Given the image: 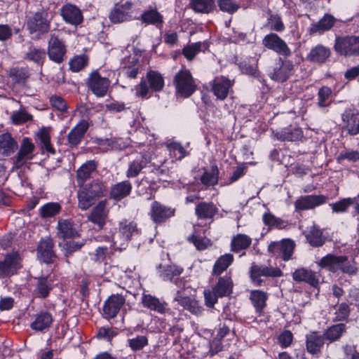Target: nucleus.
<instances>
[{"label":"nucleus","mask_w":359,"mask_h":359,"mask_svg":"<svg viewBox=\"0 0 359 359\" xmlns=\"http://www.w3.org/2000/svg\"><path fill=\"white\" fill-rule=\"evenodd\" d=\"M173 83L176 92L180 96L187 98L196 90V84L188 69H181L174 76Z\"/></svg>","instance_id":"nucleus-4"},{"label":"nucleus","mask_w":359,"mask_h":359,"mask_svg":"<svg viewBox=\"0 0 359 359\" xmlns=\"http://www.w3.org/2000/svg\"><path fill=\"white\" fill-rule=\"evenodd\" d=\"M48 55L50 60L57 64L62 63L66 57L67 46L57 36L51 34L48 42Z\"/></svg>","instance_id":"nucleus-6"},{"label":"nucleus","mask_w":359,"mask_h":359,"mask_svg":"<svg viewBox=\"0 0 359 359\" xmlns=\"http://www.w3.org/2000/svg\"><path fill=\"white\" fill-rule=\"evenodd\" d=\"M275 136L280 141L294 142L300 140L303 136V133L300 128H286L280 132H277Z\"/></svg>","instance_id":"nucleus-39"},{"label":"nucleus","mask_w":359,"mask_h":359,"mask_svg":"<svg viewBox=\"0 0 359 359\" xmlns=\"http://www.w3.org/2000/svg\"><path fill=\"white\" fill-rule=\"evenodd\" d=\"M148 161L146 158L142 157L140 159L133 161L128 167L126 172L128 177H135L139 175L141 170L146 167Z\"/></svg>","instance_id":"nucleus-54"},{"label":"nucleus","mask_w":359,"mask_h":359,"mask_svg":"<svg viewBox=\"0 0 359 359\" xmlns=\"http://www.w3.org/2000/svg\"><path fill=\"white\" fill-rule=\"evenodd\" d=\"M89 89L97 97H104L110 86V81L102 76L97 71L93 72L88 79Z\"/></svg>","instance_id":"nucleus-11"},{"label":"nucleus","mask_w":359,"mask_h":359,"mask_svg":"<svg viewBox=\"0 0 359 359\" xmlns=\"http://www.w3.org/2000/svg\"><path fill=\"white\" fill-rule=\"evenodd\" d=\"M139 234L137 224L134 222L123 220L119 223L118 231L113 236L115 244L123 245L134 236Z\"/></svg>","instance_id":"nucleus-8"},{"label":"nucleus","mask_w":359,"mask_h":359,"mask_svg":"<svg viewBox=\"0 0 359 359\" xmlns=\"http://www.w3.org/2000/svg\"><path fill=\"white\" fill-rule=\"evenodd\" d=\"M341 119L344 123V128L348 134L354 136L359 135V112L346 110L341 114Z\"/></svg>","instance_id":"nucleus-25"},{"label":"nucleus","mask_w":359,"mask_h":359,"mask_svg":"<svg viewBox=\"0 0 359 359\" xmlns=\"http://www.w3.org/2000/svg\"><path fill=\"white\" fill-rule=\"evenodd\" d=\"M344 259L339 264V270L348 275H355L358 271L356 264L353 261H349L346 256H342Z\"/></svg>","instance_id":"nucleus-60"},{"label":"nucleus","mask_w":359,"mask_h":359,"mask_svg":"<svg viewBox=\"0 0 359 359\" xmlns=\"http://www.w3.org/2000/svg\"><path fill=\"white\" fill-rule=\"evenodd\" d=\"M157 268L159 269L161 278L165 281H172L173 278L179 276L182 272V269L176 265L163 266L162 264H159Z\"/></svg>","instance_id":"nucleus-43"},{"label":"nucleus","mask_w":359,"mask_h":359,"mask_svg":"<svg viewBox=\"0 0 359 359\" xmlns=\"http://www.w3.org/2000/svg\"><path fill=\"white\" fill-rule=\"evenodd\" d=\"M207 48L208 44L205 42L193 43L184 47L182 54L188 60H191L197 53L204 51Z\"/></svg>","instance_id":"nucleus-49"},{"label":"nucleus","mask_w":359,"mask_h":359,"mask_svg":"<svg viewBox=\"0 0 359 359\" xmlns=\"http://www.w3.org/2000/svg\"><path fill=\"white\" fill-rule=\"evenodd\" d=\"M142 304L144 308L155 311L160 314H165L169 311L168 304L163 300L150 294H143Z\"/></svg>","instance_id":"nucleus-24"},{"label":"nucleus","mask_w":359,"mask_h":359,"mask_svg":"<svg viewBox=\"0 0 359 359\" xmlns=\"http://www.w3.org/2000/svg\"><path fill=\"white\" fill-rule=\"evenodd\" d=\"M52 323V315L47 311H43L36 316L35 320L31 323L30 327L36 331H43L48 329Z\"/></svg>","instance_id":"nucleus-33"},{"label":"nucleus","mask_w":359,"mask_h":359,"mask_svg":"<svg viewBox=\"0 0 359 359\" xmlns=\"http://www.w3.org/2000/svg\"><path fill=\"white\" fill-rule=\"evenodd\" d=\"M126 302V298L119 294H111L104 302L103 315L105 318H114Z\"/></svg>","instance_id":"nucleus-16"},{"label":"nucleus","mask_w":359,"mask_h":359,"mask_svg":"<svg viewBox=\"0 0 359 359\" xmlns=\"http://www.w3.org/2000/svg\"><path fill=\"white\" fill-rule=\"evenodd\" d=\"M282 276V271L277 267H269L264 265H257L255 263L250 267V278L257 286L262 284L263 280L261 279V276L280 277Z\"/></svg>","instance_id":"nucleus-10"},{"label":"nucleus","mask_w":359,"mask_h":359,"mask_svg":"<svg viewBox=\"0 0 359 359\" xmlns=\"http://www.w3.org/2000/svg\"><path fill=\"white\" fill-rule=\"evenodd\" d=\"M36 135L40 141L42 149H45L51 154H55V151L50 143V129L48 128H42L36 133Z\"/></svg>","instance_id":"nucleus-45"},{"label":"nucleus","mask_w":359,"mask_h":359,"mask_svg":"<svg viewBox=\"0 0 359 359\" xmlns=\"http://www.w3.org/2000/svg\"><path fill=\"white\" fill-rule=\"evenodd\" d=\"M132 190V184L126 180L114 185L110 191L111 198L119 201L128 196Z\"/></svg>","instance_id":"nucleus-34"},{"label":"nucleus","mask_w":359,"mask_h":359,"mask_svg":"<svg viewBox=\"0 0 359 359\" xmlns=\"http://www.w3.org/2000/svg\"><path fill=\"white\" fill-rule=\"evenodd\" d=\"M61 210V206L57 203H48L40 208L39 214L43 219L53 217Z\"/></svg>","instance_id":"nucleus-53"},{"label":"nucleus","mask_w":359,"mask_h":359,"mask_svg":"<svg viewBox=\"0 0 359 359\" xmlns=\"http://www.w3.org/2000/svg\"><path fill=\"white\" fill-rule=\"evenodd\" d=\"M305 237L308 243L316 248L322 246L326 241L322 230L316 226H311L309 231L305 233Z\"/></svg>","instance_id":"nucleus-37"},{"label":"nucleus","mask_w":359,"mask_h":359,"mask_svg":"<svg viewBox=\"0 0 359 359\" xmlns=\"http://www.w3.org/2000/svg\"><path fill=\"white\" fill-rule=\"evenodd\" d=\"M82 187L96 199L103 196L107 191L104 184L98 180H93L88 184H83Z\"/></svg>","instance_id":"nucleus-40"},{"label":"nucleus","mask_w":359,"mask_h":359,"mask_svg":"<svg viewBox=\"0 0 359 359\" xmlns=\"http://www.w3.org/2000/svg\"><path fill=\"white\" fill-rule=\"evenodd\" d=\"M20 268L18 258L15 255H7L4 261L0 262V276H10Z\"/></svg>","instance_id":"nucleus-29"},{"label":"nucleus","mask_w":359,"mask_h":359,"mask_svg":"<svg viewBox=\"0 0 359 359\" xmlns=\"http://www.w3.org/2000/svg\"><path fill=\"white\" fill-rule=\"evenodd\" d=\"M164 79L161 74L157 71L150 70L145 79L135 86V95L144 99L151 97L153 92H161L164 88Z\"/></svg>","instance_id":"nucleus-2"},{"label":"nucleus","mask_w":359,"mask_h":359,"mask_svg":"<svg viewBox=\"0 0 359 359\" xmlns=\"http://www.w3.org/2000/svg\"><path fill=\"white\" fill-rule=\"evenodd\" d=\"M89 124L86 121H80L68 133L67 137V145L73 148L77 147L83 138Z\"/></svg>","instance_id":"nucleus-21"},{"label":"nucleus","mask_w":359,"mask_h":359,"mask_svg":"<svg viewBox=\"0 0 359 359\" xmlns=\"http://www.w3.org/2000/svg\"><path fill=\"white\" fill-rule=\"evenodd\" d=\"M139 72V65L137 59L133 57L130 61V65H125L122 68L123 74L127 78L135 79Z\"/></svg>","instance_id":"nucleus-57"},{"label":"nucleus","mask_w":359,"mask_h":359,"mask_svg":"<svg viewBox=\"0 0 359 359\" xmlns=\"http://www.w3.org/2000/svg\"><path fill=\"white\" fill-rule=\"evenodd\" d=\"M327 197L324 195H307L299 197L294 202L297 211L313 209L327 202Z\"/></svg>","instance_id":"nucleus-17"},{"label":"nucleus","mask_w":359,"mask_h":359,"mask_svg":"<svg viewBox=\"0 0 359 359\" xmlns=\"http://www.w3.org/2000/svg\"><path fill=\"white\" fill-rule=\"evenodd\" d=\"M97 162L94 160L86 161L76 172L78 186L83 185L85 182L90 177L91 174L96 170Z\"/></svg>","instance_id":"nucleus-30"},{"label":"nucleus","mask_w":359,"mask_h":359,"mask_svg":"<svg viewBox=\"0 0 359 359\" xmlns=\"http://www.w3.org/2000/svg\"><path fill=\"white\" fill-rule=\"evenodd\" d=\"M174 300L177 302L179 304L184 308V309H186L196 316L201 315L204 311L201 306H198L197 301L189 297L182 296L179 291L177 292Z\"/></svg>","instance_id":"nucleus-27"},{"label":"nucleus","mask_w":359,"mask_h":359,"mask_svg":"<svg viewBox=\"0 0 359 359\" xmlns=\"http://www.w3.org/2000/svg\"><path fill=\"white\" fill-rule=\"evenodd\" d=\"M18 149L17 142L9 133H4L0 135V154L10 156Z\"/></svg>","instance_id":"nucleus-35"},{"label":"nucleus","mask_w":359,"mask_h":359,"mask_svg":"<svg viewBox=\"0 0 359 359\" xmlns=\"http://www.w3.org/2000/svg\"><path fill=\"white\" fill-rule=\"evenodd\" d=\"M344 258L342 256H337L332 254L323 257L318 262L322 268L327 269L330 272L335 273L339 270V264Z\"/></svg>","instance_id":"nucleus-38"},{"label":"nucleus","mask_w":359,"mask_h":359,"mask_svg":"<svg viewBox=\"0 0 359 359\" xmlns=\"http://www.w3.org/2000/svg\"><path fill=\"white\" fill-rule=\"evenodd\" d=\"M175 210L165 206L158 201H154L151 205L149 216L156 224H161L173 217Z\"/></svg>","instance_id":"nucleus-13"},{"label":"nucleus","mask_w":359,"mask_h":359,"mask_svg":"<svg viewBox=\"0 0 359 359\" xmlns=\"http://www.w3.org/2000/svg\"><path fill=\"white\" fill-rule=\"evenodd\" d=\"M294 69L293 63L290 60H283L278 57L272 69L269 72V77L277 82H284L292 75Z\"/></svg>","instance_id":"nucleus-7"},{"label":"nucleus","mask_w":359,"mask_h":359,"mask_svg":"<svg viewBox=\"0 0 359 359\" xmlns=\"http://www.w3.org/2000/svg\"><path fill=\"white\" fill-rule=\"evenodd\" d=\"M267 298V294L263 291L252 290L250 292V299L257 313H262L264 308L266 306Z\"/></svg>","instance_id":"nucleus-48"},{"label":"nucleus","mask_w":359,"mask_h":359,"mask_svg":"<svg viewBox=\"0 0 359 359\" xmlns=\"http://www.w3.org/2000/svg\"><path fill=\"white\" fill-rule=\"evenodd\" d=\"M25 25L32 39H39L49 32L50 19L47 11L40 10L27 15Z\"/></svg>","instance_id":"nucleus-1"},{"label":"nucleus","mask_w":359,"mask_h":359,"mask_svg":"<svg viewBox=\"0 0 359 359\" xmlns=\"http://www.w3.org/2000/svg\"><path fill=\"white\" fill-rule=\"evenodd\" d=\"M11 76L18 84L25 85L29 77V71L25 68L14 69L11 72Z\"/></svg>","instance_id":"nucleus-58"},{"label":"nucleus","mask_w":359,"mask_h":359,"mask_svg":"<svg viewBox=\"0 0 359 359\" xmlns=\"http://www.w3.org/2000/svg\"><path fill=\"white\" fill-rule=\"evenodd\" d=\"M219 170L217 165H212L210 171H205L201 177L202 184L214 186L218 182Z\"/></svg>","instance_id":"nucleus-52"},{"label":"nucleus","mask_w":359,"mask_h":359,"mask_svg":"<svg viewBox=\"0 0 359 359\" xmlns=\"http://www.w3.org/2000/svg\"><path fill=\"white\" fill-rule=\"evenodd\" d=\"M334 49L345 56L359 54V36L337 37Z\"/></svg>","instance_id":"nucleus-5"},{"label":"nucleus","mask_w":359,"mask_h":359,"mask_svg":"<svg viewBox=\"0 0 359 359\" xmlns=\"http://www.w3.org/2000/svg\"><path fill=\"white\" fill-rule=\"evenodd\" d=\"M54 243L53 240L46 237L42 238L39 243L37 247V257L40 261L46 264L54 263L56 259V255L53 250Z\"/></svg>","instance_id":"nucleus-15"},{"label":"nucleus","mask_w":359,"mask_h":359,"mask_svg":"<svg viewBox=\"0 0 359 359\" xmlns=\"http://www.w3.org/2000/svg\"><path fill=\"white\" fill-rule=\"evenodd\" d=\"M293 279L298 283L305 282L312 287L319 285V278L316 272L306 268H299L292 273Z\"/></svg>","instance_id":"nucleus-26"},{"label":"nucleus","mask_w":359,"mask_h":359,"mask_svg":"<svg viewBox=\"0 0 359 359\" xmlns=\"http://www.w3.org/2000/svg\"><path fill=\"white\" fill-rule=\"evenodd\" d=\"M218 212V208L212 202H201L195 208V213L198 219H209Z\"/></svg>","instance_id":"nucleus-28"},{"label":"nucleus","mask_w":359,"mask_h":359,"mask_svg":"<svg viewBox=\"0 0 359 359\" xmlns=\"http://www.w3.org/2000/svg\"><path fill=\"white\" fill-rule=\"evenodd\" d=\"M57 236L63 239L71 238L78 236V232L73 222L69 219H60L57 223Z\"/></svg>","instance_id":"nucleus-31"},{"label":"nucleus","mask_w":359,"mask_h":359,"mask_svg":"<svg viewBox=\"0 0 359 359\" xmlns=\"http://www.w3.org/2000/svg\"><path fill=\"white\" fill-rule=\"evenodd\" d=\"M353 203V199L351 198H344L339 202L330 204L334 212L341 213L346 212L349 206Z\"/></svg>","instance_id":"nucleus-63"},{"label":"nucleus","mask_w":359,"mask_h":359,"mask_svg":"<svg viewBox=\"0 0 359 359\" xmlns=\"http://www.w3.org/2000/svg\"><path fill=\"white\" fill-rule=\"evenodd\" d=\"M267 24L271 30L281 32L285 29V25L281 18L278 15H271L268 18Z\"/></svg>","instance_id":"nucleus-62"},{"label":"nucleus","mask_w":359,"mask_h":359,"mask_svg":"<svg viewBox=\"0 0 359 359\" xmlns=\"http://www.w3.org/2000/svg\"><path fill=\"white\" fill-rule=\"evenodd\" d=\"M324 344V337L318 332H312L306 336V349L311 354L320 352Z\"/></svg>","instance_id":"nucleus-36"},{"label":"nucleus","mask_w":359,"mask_h":359,"mask_svg":"<svg viewBox=\"0 0 359 359\" xmlns=\"http://www.w3.org/2000/svg\"><path fill=\"white\" fill-rule=\"evenodd\" d=\"M263 222L265 225L269 228L283 229L285 226V222L280 218L275 217L271 212L265 213L263 215Z\"/></svg>","instance_id":"nucleus-56"},{"label":"nucleus","mask_w":359,"mask_h":359,"mask_svg":"<svg viewBox=\"0 0 359 359\" xmlns=\"http://www.w3.org/2000/svg\"><path fill=\"white\" fill-rule=\"evenodd\" d=\"M46 57V52L43 49L30 48L26 54L27 59L37 64H42Z\"/></svg>","instance_id":"nucleus-61"},{"label":"nucleus","mask_w":359,"mask_h":359,"mask_svg":"<svg viewBox=\"0 0 359 359\" xmlns=\"http://www.w3.org/2000/svg\"><path fill=\"white\" fill-rule=\"evenodd\" d=\"M132 7L130 1L116 4L109 15L110 21L116 24L132 20Z\"/></svg>","instance_id":"nucleus-12"},{"label":"nucleus","mask_w":359,"mask_h":359,"mask_svg":"<svg viewBox=\"0 0 359 359\" xmlns=\"http://www.w3.org/2000/svg\"><path fill=\"white\" fill-rule=\"evenodd\" d=\"M215 6V0H191V8L197 13H209Z\"/></svg>","instance_id":"nucleus-50"},{"label":"nucleus","mask_w":359,"mask_h":359,"mask_svg":"<svg viewBox=\"0 0 359 359\" xmlns=\"http://www.w3.org/2000/svg\"><path fill=\"white\" fill-rule=\"evenodd\" d=\"M336 19L331 15H325L318 22L312 24L309 32L311 34H322L330 30L334 25Z\"/></svg>","instance_id":"nucleus-32"},{"label":"nucleus","mask_w":359,"mask_h":359,"mask_svg":"<svg viewBox=\"0 0 359 359\" xmlns=\"http://www.w3.org/2000/svg\"><path fill=\"white\" fill-rule=\"evenodd\" d=\"M294 248V243L290 239H283L280 242H272L268 247L269 252L280 256L284 261L290 259Z\"/></svg>","instance_id":"nucleus-14"},{"label":"nucleus","mask_w":359,"mask_h":359,"mask_svg":"<svg viewBox=\"0 0 359 359\" xmlns=\"http://www.w3.org/2000/svg\"><path fill=\"white\" fill-rule=\"evenodd\" d=\"M128 344L132 350L140 351L148 344V339L146 336H137L128 339Z\"/></svg>","instance_id":"nucleus-64"},{"label":"nucleus","mask_w":359,"mask_h":359,"mask_svg":"<svg viewBox=\"0 0 359 359\" xmlns=\"http://www.w3.org/2000/svg\"><path fill=\"white\" fill-rule=\"evenodd\" d=\"M251 243L252 239L248 236L242 233L237 234L231 241V250L234 252H238L242 250L248 248Z\"/></svg>","instance_id":"nucleus-46"},{"label":"nucleus","mask_w":359,"mask_h":359,"mask_svg":"<svg viewBox=\"0 0 359 359\" xmlns=\"http://www.w3.org/2000/svg\"><path fill=\"white\" fill-rule=\"evenodd\" d=\"M88 62V58L86 55L76 56L69 61L70 69L72 72H77L83 69Z\"/></svg>","instance_id":"nucleus-59"},{"label":"nucleus","mask_w":359,"mask_h":359,"mask_svg":"<svg viewBox=\"0 0 359 359\" xmlns=\"http://www.w3.org/2000/svg\"><path fill=\"white\" fill-rule=\"evenodd\" d=\"M141 20L146 24L154 25L160 28L163 22V15L155 9H151L144 12L141 15Z\"/></svg>","instance_id":"nucleus-44"},{"label":"nucleus","mask_w":359,"mask_h":359,"mask_svg":"<svg viewBox=\"0 0 359 359\" xmlns=\"http://www.w3.org/2000/svg\"><path fill=\"white\" fill-rule=\"evenodd\" d=\"M233 286L231 276L226 275L220 277L211 290L205 289L203 291L205 305L208 308H213L218 298L229 296L232 293Z\"/></svg>","instance_id":"nucleus-3"},{"label":"nucleus","mask_w":359,"mask_h":359,"mask_svg":"<svg viewBox=\"0 0 359 359\" xmlns=\"http://www.w3.org/2000/svg\"><path fill=\"white\" fill-rule=\"evenodd\" d=\"M79 189L77 192L78 206L83 210L88 209L96 200L91 194L85 190L81 186H79Z\"/></svg>","instance_id":"nucleus-47"},{"label":"nucleus","mask_w":359,"mask_h":359,"mask_svg":"<svg viewBox=\"0 0 359 359\" xmlns=\"http://www.w3.org/2000/svg\"><path fill=\"white\" fill-rule=\"evenodd\" d=\"M107 204V201L106 199L100 201L92 209L90 214L88 216V221L97 224L100 228H102L104 226L108 215Z\"/></svg>","instance_id":"nucleus-22"},{"label":"nucleus","mask_w":359,"mask_h":359,"mask_svg":"<svg viewBox=\"0 0 359 359\" xmlns=\"http://www.w3.org/2000/svg\"><path fill=\"white\" fill-rule=\"evenodd\" d=\"M345 332V324L339 323L329 327L324 333L323 337L330 341H334L339 339Z\"/></svg>","instance_id":"nucleus-51"},{"label":"nucleus","mask_w":359,"mask_h":359,"mask_svg":"<svg viewBox=\"0 0 359 359\" xmlns=\"http://www.w3.org/2000/svg\"><path fill=\"white\" fill-rule=\"evenodd\" d=\"M331 56V50L322 44L313 47L307 54L306 59L309 62L323 65L326 63Z\"/></svg>","instance_id":"nucleus-20"},{"label":"nucleus","mask_w":359,"mask_h":359,"mask_svg":"<svg viewBox=\"0 0 359 359\" xmlns=\"http://www.w3.org/2000/svg\"><path fill=\"white\" fill-rule=\"evenodd\" d=\"M332 89L327 86H323L318 90L317 104L320 108L330 106Z\"/></svg>","instance_id":"nucleus-55"},{"label":"nucleus","mask_w":359,"mask_h":359,"mask_svg":"<svg viewBox=\"0 0 359 359\" xmlns=\"http://www.w3.org/2000/svg\"><path fill=\"white\" fill-rule=\"evenodd\" d=\"M211 91L220 100H224L228 96L229 89L232 86L231 81L225 77H216L211 83Z\"/></svg>","instance_id":"nucleus-23"},{"label":"nucleus","mask_w":359,"mask_h":359,"mask_svg":"<svg viewBox=\"0 0 359 359\" xmlns=\"http://www.w3.org/2000/svg\"><path fill=\"white\" fill-rule=\"evenodd\" d=\"M60 15L65 22L78 26L83 21L81 10L76 5L67 4L60 9Z\"/></svg>","instance_id":"nucleus-18"},{"label":"nucleus","mask_w":359,"mask_h":359,"mask_svg":"<svg viewBox=\"0 0 359 359\" xmlns=\"http://www.w3.org/2000/svg\"><path fill=\"white\" fill-rule=\"evenodd\" d=\"M34 294L35 295L41 299L46 298L52 290L51 283L48 280L47 277L37 278Z\"/></svg>","instance_id":"nucleus-42"},{"label":"nucleus","mask_w":359,"mask_h":359,"mask_svg":"<svg viewBox=\"0 0 359 359\" xmlns=\"http://www.w3.org/2000/svg\"><path fill=\"white\" fill-rule=\"evenodd\" d=\"M233 259V255L229 253L219 257L213 266L212 274L220 276L232 264Z\"/></svg>","instance_id":"nucleus-41"},{"label":"nucleus","mask_w":359,"mask_h":359,"mask_svg":"<svg viewBox=\"0 0 359 359\" xmlns=\"http://www.w3.org/2000/svg\"><path fill=\"white\" fill-rule=\"evenodd\" d=\"M262 45L265 48L285 57H289L292 53L285 41L275 33L266 35L262 40Z\"/></svg>","instance_id":"nucleus-9"},{"label":"nucleus","mask_w":359,"mask_h":359,"mask_svg":"<svg viewBox=\"0 0 359 359\" xmlns=\"http://www.w3.org/2000/svg\"><path fill=\"white\" fill-rule=\"evenodd\" d=\"M35 146L29 137L22 139L20 149L15 156L14 163L17 167H21L29 160L32 159Z\"/></svg>","instance_id":"nucleus-19"}]
</instances>
